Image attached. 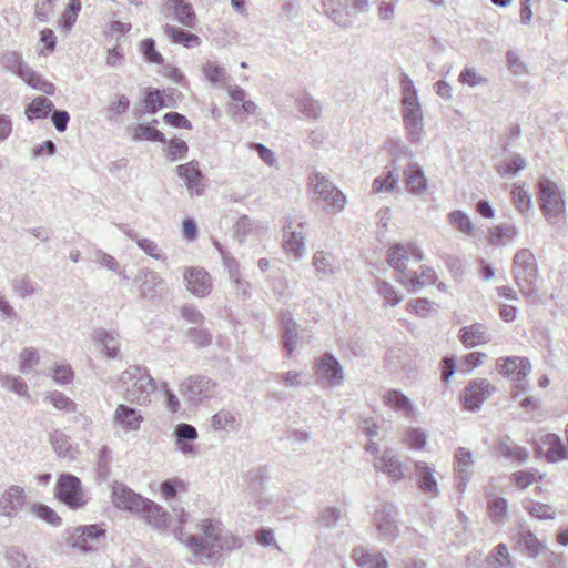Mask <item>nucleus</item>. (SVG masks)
<instances>
[{
    "label": "nucleus",
    "mask_w": 568,
    "mask_h": 568,
    "mask_svg": "<svg viewBox=\"0 0 568 568\" xmlns=\"http://www.w3.org/2000/svg\"><path fill=\"white\" fill-rule=\"evenodd\" d=\"M187 514L181 510L179 526L174 527L175 538L183 544L199 561H217L223 552L240 549L243 540L216 519H202L194 526V531H184Z\"/></svg>",
    "instance_id": "1"
},
{
    "label": "nucleus",
    "mask_w": 568,
    "mask_h": 568,
    "mask_svg": "<svg viewBox=\"0 0 568 568\" xmlns=\"http://www.w3.org/2000/svg\"><path fill=\"white\" fill-rule=\"evenodd\" d=\"M511 272L520 293L531 303H538V267L528 248H521L515 254Z\"/></svg>",
    "instance_id": "2"
},
{
    "label": "nucleus",
    "mask_w": 568,
    "mask_h": 568,
    "mask_svg": "<svg viewBox=\"0 0 568 568\" xmlns=\"http://www.w3.org/2000/svg\"><path fill=\"white\" fill-rule=\"evenodd\" d=\"M120 382L125 387V399L130 403L145 406L151 403V395L156 389V383L146 369L130 366L120 375Z\"/></svg>",
    "instance_id": "3"
},
{
    "label": "nucleus",
    "mask_w": 568,
    "mask_h": 568,
    "mask_svg": "<svg viewBox=\"0 0 568 568\" xmlns=\"http://www.w3.org/2000/svg\"><path fill=\"white\" fill-rule=\"evenodd\" d=\"M538 200L540 210L547 222L560 229L566 219V204L559 186L549 179H541L538 183Z\"/></svg>",
    "instance_id": "4"
},
{
    "label": "nucleus",
    "mask_w": 568,
    "mask_h": 568,
    "mask_svg": "<svg viewBox=\"0 0 568 568\" xmlns=\"http://www.w3.org/2000/svg\"><path fill=\"white\" fill-rule=\"evenodd\" d=\"M496 367L499 374L515 383L514 399H518L530 389L527 377L531 373V364L528 358L519 356L498 358Z\"/></svg>",
    "instance_id": "5"
},
{
    "label": "nucleus",
    "mask_w": 568,
    "mask_h": 568,
    "mask_svg": "<svg viewBox=\"0 0 568 568\" xmlns=\"http://www.w3.org/2000/svg\"><path fill=\"white\" fill-rule=\"evenodd\" d=\"M310 186L318 201L324 203L329 213H338L346 205V195L332 181L318 172L310 175Z\"/></svg>",
    "instance_id": "6"
},
{
    "label": "nucleus",
    "mask_w": 568,
    "mask_h": 568,
    "mask_svg": "<svg viewBox=\"0 0 568 568\" xmlns=\"http://www.w3.org/2000/svg\"><path fill=\"white\" fill-rule=\"evenodd\" d=\"M387 260L390 267L399 273L396 281L402 285H407V278L410 273L407 270L408 262L410 260H414L416 263L422 262L424 260V253L414 243H398L389 247Z\"/></svg>",
    "instance_id": "7"
},
{
    "label": "nucleus",
    "mask_w": 568,
    "mask_h": 568,
    "mask_svg": "<svg viewBox=\"0 0 568 568\" xmlns=\"http://www.w3.org/2000/svg\"><path fill=\"white\" fill-rule=\"evenodd\" d=\"M28 505L23 487L11 485L0 494V526L8 527Z\"/></svg>",
    "instance_id": "8"
},
{
    "label": "nucleus",
    "mask_w": 568,
    "mask_h": 568,
    "mask_svg": "<svg viewBox=\"0 0 568 568\" xmlns=\"http://www.w3.org/2000/svg\"><path fill=\"white\" fill-rule=\"evenodd\" d=\"M55 497L71 509L82 508L88 503L80 479L70 474L60 475L55 485Z\"/></svg>",
    "instance_id": "9"
},
{
    "label": "nucleus",
    "mask_w": 568,
    "mask_h": 568,
    "mask_svg": "<svg viewBox=\"0 0 568 568\" xmlns=\"http://www.w3.org/2000/svg\"><path fill=\"white\" fill-rule=\"evenodd\" d=\"M215 388L216 384L211 378L196 375L184 379L179 386V392L187 403L199 405L211 398L215 394Z\"/></svg>",
    "instance_id": "10"
},
{
    "label": "nucleus",
    "mask_w": 568,
    "mask_h": 568,
    "mask_svg": "<svg viewBox=\"0 0 568 568\" xmlns=\"http://www.w3.org/2000/svg\"><path fill=\"white\" fill-rule=\"evenodd\" d=\"M315 375L321 385L336 387L344 383V373L337 358L326 352L315 362Z\"/></svg>",
    "instance_id": "11"
},
{
    "label": "nucleus",
    "mask_w": 568,
    "mask_h": 568,
    "mask_svg": "<svg viewBox=\"0 0 568 568\" xmlns=\"http://www.w3.org/2000/svg\"><path fill=\"white\" fill-rule=\"evenodd\" d=\"M397 507L389 503L382 504L374 513V525L381 538L394 541L399 532L397 526Z\"/></svg>",
    "instance_id": "12"
},
{
    "label": "nucleus",
    "mask_w": 568,
    "mask_h": 568,
    "mask_svg": "<svg viewBox=\"0 0 568 568\" xmlns=\"http://www.w3.org/2000/svg\"><path fill=\"white\" fill-rule=\"evenodd\" d=\"M95 349L108 359L121 358V336L115 329L97 328L91 334Z\"/></svg>",
    "instance_id": "13"
},
{
    "label": "nucleus",
    "mask_w": 568,
    "mask_h": 568,
    "mask_svg": "<svg viewBox=\"0 0 568 568\" xmlns=\"http://www.w3.org/2000/svg\"><path fill=\"white\" fill-rule=\"evenodd\" d=\"M164 18H173L180 24L193 29L197 18L193 6L186 0H164L160 6Z\"/></svg>",
    "instance_id": "14"
},
{
    "label": "nucleus",
    "mask_w": 568,
    "mask_h": 568,
    "mask_svg": "<svg viewBox=\"0 0 568 568\" xmlns=\"http://www.w3.org/2000/svg\"><path fill=\"white\" fill-rule=\"evenodd\" d=\"M105 529L102 525H85L79 526L73 529L69 537V544L73 548L88 552L94 549L95 544L99 542L100 538L104 537Z\"/></svg>",
    "instance_id": "15"
},
{
    "label": "nucleus",
    "mask_w": 568,
    "mask_h": 568,
    "mask_svg": "<svg viewBox=\"0 0 568 568\" xmlns=\"http://www.w3.org/2000/svg\"><path fill=\"white\" fill-rule=\"evenodd\" d=\"M495 390L496 387L487 379L471 381L464 392L463 399L465 408L469 410L479 409L481 404L488 399Z\"/></svg>",
    "instance_id": "16"
},
{
    "label": "nucleus",
    "mask_w": 568,
    "mask_h": 568,
    "mask_svg": "<svg viewBox=\"0 0 568 568\" xmlns=\"http://www.w3.org/2000/svg\"><path fill=\"white\" fill-rule=\"evenodd\" d=\"M112 503L119 509L140 513L145 504V498L124 484L114 483L112 486Z\"/></svg>",
    "instance_id": "17"
},
{
    "label": "nucleus",
    "mask_w": 568,
    "mask_h": 568,
    "mask_svg": "<svg viewBox=\"0 0 568 568\" xmlns=\"http://www.w3.org/2000/svg\"><path fill=\"white\" fill-rule=\"evenodd\" d=\"M414 468V475L419 490L429 498L438 497L440 491L435 476L436 467L426 462H416Z\"/></svg>",
    "instance_id": "18"
},
{
    "label": "nucleus",
    "mask_w": 568,
    "mask_h": 568,
    "mask_svg": "<svg viewBox=\"0 0 568 568\" xmlns=\"http://www.w3.org/2000/svg\"><path fill=\"white\" fill-rule=\"evenodd\" d=\"M187 290L197 297L206 296L212 290L210 274L201 267H186L183 274Z\"/></svg>",
    "instance_id": "19"
},
{
    "label": "nucleus",
    "mask_w": 568,
    "mask_h": 568,
    "mask_svg": "<svg viewBox=\"0 0 568 568\" xmlns=\"http://www.w3.org/2000/svg\"><path fill=\"white\" fill-rule=\"evenodd\" d=\"M406 190L413 195H423L427 192L429 183L422 165L410 160L403 171Z\"/></svg>",
    "instance_id": "20"
},
{
    "label": "nucleus",
    "mask_w": 568,
    "mask_h": 568,
    "mask_svg": "<svg viewBox=\"0 0 568 568\" xmlns=\"http://www.w3.org/2000/svg\"><path fill=\"white\" fill-rule=\"evenodd\" d=\"M374 468L377 471L386 474L392 481L396 483L405 477L402 462L393 449H385L382 455L376 456Z\"/></svg>",
    "instance_id": "21"
},
{
    "label": "nucleus",
    "mask_w": 568,
    "mask_h": 568,
    "mask_svg": "<svg viewBox=\"0 0 568 568\" xmlns=\"http://www.w3.org/2000/svg\"><path fill=\"white\" fill-rule=\"evenodd\" d=\"M178 174L183 179L187 192L191 196H199L203 193V174L199 168V163L191 161L185 164H180L176 168Z\"/></svg>",
    "instance_id": "22"
},
{
    "label": "nucleus",
    "mask_w": 568,
    "mask_h": 568,
    "mask_svg": "<svg viewBox=\"0 0 568 568\" xmlns=\"http://www.w3.org/2000/svg\"><path fill=\"white\" fill-rule=\"evenodd\" d=\"M139 282V293L142 297L152 300L156 297L164 286V280L154 271L141 268L135 277Z\"/></svg>",
    "instance_id": "23"
},
{
    "label": "nucleus",
    "mask_w": 568,
    "mask_h": 568,
    "mask_svg": "<svg viewBox=\"0 0 568 568\" xmlns=\"http://www.w3.org/2000/svg\"><path fill=\"white\" fill-rule=\"evenodd\" d=\"M474 465V459L471 453L464 448L459 447L455 453V476L457 479V489L463 493L467 487V483L471 477V467Z\"/></svg>",
    "instance_id": "24"
},
{
    "label": "nucleus",
    "mask_w": 568,
    "mask_h": 568,
    "mask_svg": "<svg viewBox=\"0 0 568 568\" xmlns=\"http://www.w3.org/2000/svg\"><path fill=\"white\" fill-rule=\"evenodd\" d=\"M144 420L140 410L124 404L118 405L113 416V423L125 432H135Z\"/></svg>",
    "instance_id": "25"
},
{
    "label": "nucleus",
    "mask_w": 568,
    "mask_h": 568,
    "mask_svg": "<svg viewBox=\"0 0 568 568\" xmlns=\"http://www.w3.org/2000/svg\"><path fill=\"white\" fill-rule=\"evenodd\" d=\"M173 435L175 437V447L179 452L185 456H194L196 454L194 445L190 443L197 438V430L193 425L181 423L175 427Z\"/></svg>",
    "instance_id": "26"
},
{
    "label": "nucleus",
    "mask_w": 568,
    "mask_h": 568,
    "mask_svg": "<svg viewBox=\"0 0 568 568\" xmlns=\"http://www.w3.org/2000/svg\"><path fill=\"white\" fill-rule=\"evenodd\" d=\"M459 339L468 348L490 342L491 335L484 324L475 323L459 329Z\"/></svg>",
    "instance_id": "27"
},
{
    "label": "nucleus",
    "mask_w": 568,
    "mask_h": 568,
    "mask_svg": "<svg viewBox=\"0 0 568 568\" xmlns=\"http://www.w3.org/2000/svg\"><path fill=\"white\" fill-rule=\"evenodd\" d=\"M399 183V174L395 166V160L390 165L385 166L383 173L376 176L372 183V193H390L395 191Z\"/></svg>",
    "instance_id": "28"
},
{
    "label": "nucleus",
    "mask_w": 568,
    "mask_h": 568,
    "mask_svg": "<svg viewBox=\"0 0 568 568\" xmlns=\"http://www.w3.org/2000/svg\"><path fill=\"white\" fill-rule=\"evenodd\" d=\"M403 121L412 142H418L424 132L422 105L402 110Z\"/></svg>",
    "instance_id": "29"
},
{
    "label": "nucleus",
    "mask_w": 568,
    "mask_h": 568,
    "mask_svg": "<svg viewBox=\"0 0 568 568\" xmlns=\"http://www.w3.org/2000/svg\"><path fill=\"white\" fill-rule=\"evenodd\" d=\"M282 329H283V346L291 356L297 346L298 338V324L293 320L288 311L280 313Z\"/></svg>",
    "instance_id": "30"
},
{
    "label": "nucleus",
    "mask_w": 568,
    "mask_h": 568,
    "mask_svg": "<svg viewBox=\"0 0 568 568\" xmlns=\"http://www.w3.org/2000/svg\"><path fill=\"white\" fill-rule=\"evenodd\" d=\"M143 518L159 530H165L170 526L169 514L159 505L150 499H145V504L140 511Z\"/></svg>",
    "instance_id": "31"
},
{
    "label": "nucleus",
    "mask_w": 568,
    "mask_h": 568,
    "mask_svg": "<svg viewBox=\"0 0 568 568\" xmlns=\"http://www.w3.org/2000/svg\"><path fill=\"white\" fill-rule=\"evenodd\" d=\"M496 452L500 457H506L517 463H525L529 456L528 450L514 444L509 436L499 439Z\"/></svg>",
    "instance_id": "32"
},
{
    "label": "nucleus",
    "mask_w": 568,
    "mask_h": 568,
    "mask_svg": "<svg viewBox=\"0 0 568 568\" xmlns=\"http://www.w3.org/2000/svg\"><path fill=\"white\" fill-rule=\"evenodd\" d=\"M284 231V250L287 253H293L295 258L303 256L304 247V234L300 231L292 229V223L288 222L283 227Z\"/></svg>",
    "instance_id": "33"
},
{
    "label": "nucleus",
    "mask_w": 568,
    "mask_h": 568,
    "mask_svg": "<svg viewBox=\"0 0 568 568\" xmlns=\"http://www.w3.org/2000/svg\"><path fill=\"white\" fill-rule=\"evenodd\" d=\"M352 557L359 567L389 568L387 559L381 552H369L363 548L353 550Z\"/></svg>",
    "instance_id": "34"
},
{
    "label": "nucleus",
    "mask_w": 568,
    "mask_h": 568,
    "mask_svg": "<svg viewBox=\"0 0 568 568\" xmlns=\"http://www.w3.org/2000/svg\"><path fill=\"white\" fill-rule=\"evenodd\" d=\"M163 32L171 40V42L182 44L189 49L196 48L201 44V39L196 34L186 32L169 23L163 26Z\"/></svg>",
    "instance_id": "35"
},
{
    "label": "nucleus",
    "mask_w": 568,
    "mask_h": 568,
    "mask_svg": "<svg viewBox=\"0 0 568 568\" xmlns=\"http://www.w3.org/2000/svg\"><path fill=\"white\" fill-rule=\"evenodd\" d=\"M313 266L316 274L320 276L334 275L339 268L336 257L332 253L324 251H317L314 253Z\"/></svg>",
    "instance_id": "36"
},
{
    "label": "nucleus",
    "mask_w": 568,
    "mask_h": 568,
    "mask_svg": "<svg viewBox=\"0 0 568 568\" xmlns=\"http://www.w3.org/2000/svg\"><path fill=\"white\" fill-rule=\"evenodd\" d=\"M542 443L546 445V458L551 463H557L568 458V446L566 447L561 438L556 434L545 435Z\"/></svg>",
    "instance_id": "37"
},
{
    "label": "nucleus",
    "mask_w": 568,
    "mask_h": 568,
    "mask_svg": "<svg viewBox=\"0 0 568 568\" xmlns=\"http://www.w3.org/2000/svg\"><path fill=\"white\" fill-rule=\"evenodd\" d=\"M210 425L214 430L236 432L240 427V422L235 413L221 409L211 417Z\"/></svg>",
    "instance_id": "38"
},
{
    "label": "nucleus",
    "mask_w": 568,
    "mask_h": 568,
    "mask_svg": "<svg viewBox=\"0 0 568 568\" xmlns=\"http://www.w3.org/2000/svg\"><path fill=\"white\" fill-rule=\"evenodd\" d=\"M399 83L402 89V110L422 105L418 100L417 89L409 75L402 73Z\"/></svg>",
    "instance_id": "39"
},
{
    "label": "nucleus",
    "mask_w": 568,
    "mask_h": 568,
    "mask_svg": "<svg viewBox=\"0 0 568 568\" xmlns=\"http://www.w3.org/2000/svg\"><path fill=\"white\" fill-rule=\"evenodd\" d=\"M517 545L530 556L537 557L545 549V545L528 529H521L516 536Z\"/></svg>",
    "instance_id": "40"
},
{
    "label": "nucleus",
    "mask_w": 568,
    "mask_h": 568,
    "mask_svg": "<svg viewBox=\"0 0 568 568\" xmlns=\"http://www.w3.org/2000/svg\"><path fill=\"white\" fill-rule=\"evenodd\" d=\"M54 104L51 100L44 97L33 99L26 108V116L28 120L45 119L53 111Z\"/></svg>",
    "instance_id": "41"
},
{
    "label": "nucleus",
    "mask_w": 568,
    "mask_h": 568,
    "mask_svg": "<svg viewBox=\"0 0 568 568\" xmlns=\"http://www.w3.org/2000/svg\"><path fill=\"white\" fill-rule=\"evenodd\" d=\"M347 0H323V8L325 13L338 26L347 28L352 21L345 17L344 7Z\"/></svg>",
    "instance_id": "42"
},
{
    "label": "nucleus",
    "mask_w": 568,
    "mask_h": 568,
    "mask_svg": "<svg viewBox=\"0 0 568 568\" xmlns=\"http://www.w3.org/2000/svg\"><path fill=\"white\" fill-rule=\"evenodd\" d=\"M1 65L7 71L12 72L19 78L22 77V73L27 71L29 65L24 63L21 53L17 51H7L2 54L0 59Z\"/></svg>",
    "instance_id": "43"
},
{
    "label": "nucleus",
    "mask_w": 568,
    "mask_h": 568,
    "mask_svg": "<svg viewBox=\"0 0 568 568\" xmlns=\"http://www.w3.org/2000/svg\"><path fill=\"white\" fill-rule=\"evenodd\" d=\"M437 280L436 272L432 267H423L422 273L417 275L416 272H410L407 278V285L410 290L416 292L425 287L426 285L434 284Z\"/></svg>",
    "instance_id": "44"
},
{
    "label": "nucleus",
    "mask_w": 568,
    "mask_h": 568,
    "mask_svg": "<svg viewBox=\"0 0 568 568\" xmlns=\"http://www.w3.org/2000/svg\"><path fill=\"white\" fill-rule=\"evenodd\" d=\"M29 511L37 518L45 521L47 524L59 527L62 524L61 517L48 505L42 503H32Z\"/></svg>",
    "instance_id": "45"
},
{
    "label": "nucleus",
    "mask_w": 568,
    "mask_h": 568,
    "mask_svg": "<svg viewBox=\"0 0 568 568\" xmlns=\"http://www.w3.org/2000/svg\"><path fill=\"white\" fill-rule=\"evenodd\" d=\"M21 79L31 88L39 90L48 95L54 94L55 88L53 83L43 79L38 72L33 71L30 67L22 73Z\"/></svg>",
    "instance_id": "46"
},
{
    "label": "nucleus",
    "mask_w": 568,
    "mask_h": 568,
    "mask_svg": "<svg viewBox=\"0 0 568 568\" xmlns=\"http://www.w3.org/2000/svg\"><path fill=\"white\" fill-rule=\"evenodd\" d=\"M202 72L212 84L225 85L227 79L226 70L216 61L206 60L202 65Z\"/></svg>",
    "instance_id": "47"
},
{
    "label": "nucleus",
    "mask_w": 568,
    "mask_h": 568,
    "mask_svg": "<svg viewBox=\"0 0 568 568\" xmlns=\"http://www.w3.org/2000/svg\"><path fill=\"white\" fill-rule=\"evenodd\" d=\"M132 140L165 142L164 134L151 124H138L131 129Z\"/></svg>",
    "instance_id": "48"
},
{
    "label": "nucleus",
    "mask_w": 568,
    "mask_h": 568,
    "mask_svg": "<svg viewBox=\"0 0 568 568\" xmlns=\"http://www.w3.org/2000/svg\"><path fill=\"white\" fill-rule=\"evenodd\" d=\"M458 82L469 88L485 87L489 79L478 72L475 67H465L458 75Z\"/></svg>",
    "instance_id": "49"
},
{
    "label": "nucleus",
    "mask_w": 568,
    "mask_h": 568,
    "mask_svg": "<svg viewBox=\"0 0 568 568\" xmlns=\"http://www.w3.org/2000/svg\"><path fill=\"white\" fill-rule=\"evenodd\" d=\"M384 399L386 404L396 412H403L406 415H410L414 410L410 400L399 390H388L385 394Z\"/></svg>",
    "instance_id": "50"
},
{
    "label": "nucleus",
    "mask_w": 568,
    "mask_h": 568,
    "mask_svg": "<svg viewBox=\"0 0 568 568\" xmlns=\"http://www.w3.org/2000/svg\"><path fill=\"white\" fill-rule=\"evenodd\" d=\"M376 291L383 298L384 305L396 306L403 300V296L399 294L396 287L386 281L376 280Z\"/></svg>",
    "instance_id": "51"
},
{
    "label": "nucleus",
    "mask_w": 568,
    "mask_h": 568,
    "mask_svg": "<svg viewBox=\"0 0 568 568\" xmlns=\"http://www.w3.org/2000/svg\"><path fill=\"white\" fill-rule=\"evenodd\" d=\"M51 444L59 456L70 459L74 457L71 439L65 434L55 430L51 435Z\"/></svg>",
    "instance_id": "52"
},
{
    "label": "nucleus",
    "mask_w": 568,
    "mask_h": 568,
    "mask_svg": "<svg viewBox=\"0 0 568 568\" xmlns=\"http://www.w3.org/2000/svg\"><path fill=\"white\" fill-rule=\"evenodd\" d=\"M44 402L50 403L54 408L67 413H75L77 404L63 393L54 390L44 395Z\"/></svg>",
    "instance_id": "53"
},
{
    "label": "nucleus",
    "mask_w": 568,
    "mask_h": 568,
    "mask_svg": "<svg viewBox=\"0 0 568 568\" xmlns=\"http://www.w3.org/2000/svg\"><path fill=\"white\" fill-rule=\"evenodd\" d=\"M0 384L6 389L13 392L21 397H30L29 387L27 383L19 376L0 375Z\"/></svg>",
    "instance_id": "54"
},
{
    "label": "nucleus",
    "mask_w": 568,
    "mask_h": 568,
    "mask_svg": "<svg viewBox=\"0 0 568 568\" xmlns=\"http://www.w3.org/2000/svg\"><path fill=\"white\" fill-rule=\"evenodd\" d=\"M297 109L305 116L317 119L322 112L321 103L310 95H303L296 100Z\"/></svg>",
    "instance_id": "55"
},
{
    "label": "nucleus",
    "mask_w": 568,
    "mask_h": 568,
    "mask_svg": "<svg viewBox=\"0 0 568 568\" xmlns=\"http://www.w3.org/2000/svg\"><path fill=\"white\" fill-rule=\"evenodd\" d=\"M448 219L449 223L459 232L466 235H474L475 227L469 216L463 211H453L452 213H449Z\"/></svg>",
    "instance_id": "56"
},
{
    "label": "nucleus",
    "mask_w": 568,
    "mask_h": 568,
    "mask_svg": "<svg viewBox=\"0 0 568 568\" xmlns=\"http://www.w3.org/2000/svg\"><path fill=\"white\" fill-rule=\"evenodd\" d=\"M517 234V229L513 224H500L493 230L490 242L494 245H498L514 240Z\"/></svg>",
    "instance_id": "57"
},
{
    "label": "nucleus",
    "mask_w": 568,
    "mask_h": 568,
    "mask_svg": "<svg viewBox=\"0 0 568 568\" xmlns=\"http://www.w3.org/2000/svg\"><path fill=\"white\" fill-rule=\"evenodd\" d=\"M511 199L516 209L520 213H526L531 207V195L521 185H514L511 190Z\"/></svg>",
    "instance_id": "58"
},
{
    "label": "nucleus",
    "mask_w": 568,
    "mask_h": 568,
    "mask_svg": "<svg viewBox=\"0 0 568 568\" xmlns=\"http://www.w3.org/2000/svg\"><path fill=\"white\" fill-rule=\"evenodd\" d=\"M257 227L258 224L255 221L247 215H243L234 225V236L242 243Z\"/></svg>",
    "instance_id": "59"
},
{
    "label": "nucleus",
    "mask_w": 568,
    "mask_h": 568,
    "mask_svg": "<svg viewBox=\"0 0 568 568\" xmlns=\"http://www.w3.org/2000/svg\"><path fill=\"white\" fill-rule=\"evenodd\" d=\"M524 507L532 517L537 519H554L556 516L555 509L546 504L530 500Z\"/></svg>",
    "instance_id": "60"
},
{
    "label": "nucleus",
    "mask_w": 568,
    "mask_h": 568,
    "mask_svg": "<svg viewBox=\"0 0 568 568\" xmlns=\"http://www.w3.org/2000/svg\"><path fill=\"white\" fill-rule=\"evenodd\" d=\"M407 310L420 317H428L433 313H436L434 307V303L429 302L427 298H416L412 300L407 303Z\"/></svg>",
    "instance_id": "61"
},
{
    "label": "nucleus",
    "mask_w": 568,
    "mask_h": 568,
    "mask_svg": "<svg viewBox=\"0 0 568 568\" xmlns=\"http://www.w3.org/2000/svg\"><path fill=\"white\" fill-rule=\"evenodd\" d=\"M488 509L491 519L500 523L507 515L508 501L503 497H493L488 500Z\"/></svg>",
    "instance_id": "62"
},
{
    "label": "nucleus",
    "mask_w": 568,
    "mask_h": 568,
    "mask_svg": "<svg viewBox=\"0 0 568 568\" xmlns=\"http://www.w3.org/2000/svg\"><path fill=\"white\" fill-rule=\"evenodd\" d=\"M40 361V356L36 348L27 347L20 353V371L29 374L34 365Z\"/></svg>",
    "instance_id": "63"
},
{
    "label": "nucleus",
    "mask_w": 568,
    "mask_h": 568,
    "mask_svg": "<svg viewBox=\"0 0 568 568\" xmlns=\"http://www.w3.org/2000/svg\"><path fill=\"white\" fill-rule=\"evenodd\" d=\"M51 376L57 384L68 385L73 381L74 374L69 364H59L52 368Z\"/></svg>",
    "instance_id": "64"
}]
</instances>
